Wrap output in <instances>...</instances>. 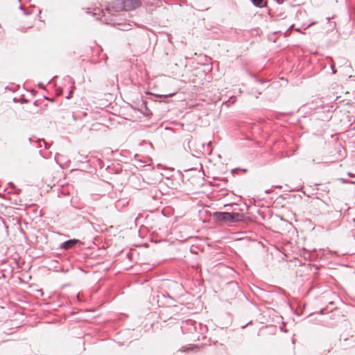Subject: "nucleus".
Returning a JSON list of instances; mask_svg holds the SVG:
<instances>
[{
    "instance_id": "nucleus-1",
    "label": "nucleus",
    "mask_w": 355,
    "mask_h": 355,
    "mask_svg": "<svg viewBox=\"0 0 355 355\" xmlns=\"http://www.w3.org/2000/svg\"><path fill=\"white\" fill-rule=\"evenodd\" d=\"M213 216L217 220L230 223L242 221L245 218V215L240 212H215Z\"/></svg>"
},
{
    "instance_id": "nucleus-2",
    "label": "nucleus",
    "mask_w": 355,
    "mask_h": 355,
    "mask_svg": "<svg viewBox=\"0 0 355 355\" xmlns=\"http://www.w3.org/2000/svg\"><path fill=\"white\" fill-rule=\"evenodd\" d=\"M139 0H116L112 3V8L116 12L132 10L141 6Z\"/></svg>"
},
{
    "instance_id": "nucleus-3",
    "label": "nucleus",
    "mask_w": 355,
    "mask_h": 355,
    "mask_svg": "<svg viewBox=\"0 0 355 355\" xmlns=\"http://www.w3.org/2000/svg\"><path fill=\"white\" fill-rule=\"evenodd\" d=\"M79 242L77 239H71L64 242L62 244V248L64 250H69L72 248L76 243Z\"/></svg>"
},
{
    "instance_id": "nucleus-4",
    "label": "nucleus",
    "mask_w": 355,
    "mask_h": 355,
    "mask_svg": "<svg viewBox=\"0 0 355 355\" xmlns=\"http://www.w3.org/2000/svg\"><path fill=\"white\" fill-rule=\"evenodd\" d=\"M263 0H252V2L256 6H259L262 3Z\"/></svg>"
},
{
    "instance_id": "nucleus-5",
    "label": "nucleus",
    "mask_w": 355,
    "mask_h": 355,
    "mask_svg": "<svg viewBox=\"0 0 355 355\" xmlns=\"http://www.w3.org/2000/svg\"><path fill=\"white\" fill-rule=\"evenodd\" d=\"M174 94H175V93H171V94H158V96L167 97V96H172Z\"/></svg>"
},
{
    "instance_id": "nucleus-6",
    "label": "nucleus",
    "mask_w": 355,
    "mask_h": 355,
    "mask_svg": "<svg viewBox=\"0 0 355 355\" xmlns=\"http://www.w3.org/2000/svg\"><path fill=\"white\" fill-rule=\"evenodd\" d=\"M93 128L94 127H97L98 128H101V127H104V125L102 124V123H96V124H94L92 125Z\"/></svg>"
}]
</instances>
